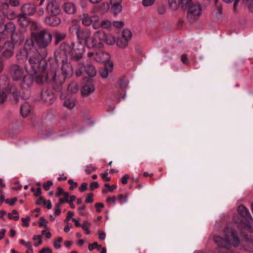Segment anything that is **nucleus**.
I'll return each instance as SVG.
<instances>
[{
	"mask_svg": "<svg viewBox=\"0 0 253 253\" xmlns=\"http://www.w3.org/2000/svg\"><path fill=\"white\" fill-rule=\"evenodd\" d=\"M223 233L224 238L213 236L214 242L217 246L215 253H228L232 246L237 247L241 244L238 233L233 228L227 227Z\"/></svg>",
	"mask_w": 253,
	"mask_h": 253,
	"instance_id": "f257e3e1",
	"label": "nucleus"
},
{
	"mask_svg": "<svg viewBox=\"0 0 253 253\" xmlns=\"http://www.w3.org/2000/svg\"><path fill=\"white\" fill-rule=\"evenodd\" d=\"M60 50L66 56H70L72 61H77L82 58L85 47L80 41L72 42L71 45L64 42L60 46Z\"/></svg>",
	"mask_w": 253,
	"mask_h": 253,
	"instance_id": "f03ea898",
	"label": "nucleus"
},
{
	"mask_svg": "<svg viewBox=\"0 0 253 253\" xmlns=\"http://www.w3.org/2000/svg\"><path fill=\"white\" fill-rule=\"evenodd\" d=\"M28 62L29 66L26 65L25 70L31 75L36 74L38 72H42L45 70V61L40 59L39 53L36 49L30 55Z\"/></svg>",
	"mask_w": 253,
	"mask_h": 253,
	"instance_id": "7ed1b4c3",
	"label": "nucleus"
},
{
	"mask_svg": "<svg viewBox=\"0 0 253 253\" xmlns=\"http://www.w3.org/2000/svg\"><path fill=\"white\" fill-rule=\"evenodd\" d=\"M33 40L35 42L39 48H46L51 43L52 39V34L47 30H43L31 34Z\"/></svg>",
	"mask_w": 253,
	"mask_h": 253,
	"instance_id": "20e7f679",
	"label": "nucleus"
},
{
	"mask_svg": "<svg viewBox=\"0 0 253 253\" xmlns=\"http://www.w3.org/2000/svg\"><path fill=\"white\" fill-rule=\"evenodd\" d=\"M105 39L106 34L103 31H96L90 38L89 42H87V46L94 49L101 48L104 46Z\"/></svg>",
	"mask_w": 253,
	"mask_h": 253,
	"instance_id": "39448f33",
	"label": "nucleus"
},
{
	"mask_svg": "<svg viewBox=\"0 0 253 253\" xmlns=\"http://www.w3.org/2000/svg\"><path fill=\"white\" fill-rule=\"evenodd\" d=\"M36 49L34 48V42L33 39H27L22 49H20L16 54V57L18 60H24L29 58Z\"/></svg>",
	"mask_w": 253,
	"mask_h": 253,
	"instance_id": "423d86ee",
	"label": "nucleus"
},
{
	"mask_svg": "<svg viewBox=\"0 0 253 253\" xmlns=\"http://www.w3.org/2000/svg\"><path fill=\"white\" fill-rule=\"evenodd\" d=\"M239 213L244 218L246 224V227L250 229L251 233L253 232V219L249 211L246 207L243 205H240L238 209Z\"/></svg>",
	"mask_w": 253,
	"mask_h": 253,
	"instance_id": "0eeeda50",
	"label": "nucleus"
},
{
	"mask_svg": "<svg viewBox=\"0 0 253 253\" xmlns=\"http://www.w3.org/2000/svg\"><path fill=\"white\" fill-rule=\"evenodd\" d=\"M202 13V8L199 3L191 4L188 7L187 13V17L190 22H193L198 19Z\"/></svg>",
	"mask_w": 253,
	"mask_h": 253,
	"instance_id": "6e6552de",
	"label": "nucleus"
},
{
	"mask_svg": "<svg viewBox=\"0 0 253 253\" xmlns=\"http://www.w3.org/2000/svg\"><path fill=\"white\" fill-rule=\"evenodd\" d=\"M3 51L0 55V58L2 60L8 59L14 54V45L12 42L6 41L3 45Z\"/></svg>",
	"mask_w": 253,
	"mask_h": 253,
	"instance_id": "1a4fd4ad",
	"label": "nucleus"
},
{
	"mask_svg": "<svg viewBox=\"0 0 253 253\" xmlns=\"http://www.w3.org/2000/svg\"><path fill=\"white\" fill-rule=\"evenodd\" d=\"M41 96L42 100L48 104H52L55 100V95L52 90L47 87L42 89Z\"/></svg>",
	"mask_w": 253,
	"mask_h": 253,
	"instance_id": "9d476101",
	"label": "nucleus"
},
{
	"mask_svg": "<svg viewBox=\"0 0 253 253\" xmlns=\"http://www.w3.org/2000/svg\"><path fill=\"white\" fill-rule=\"evenodd\" d=\"M9 73L13 80L18 81L23 77L24 70L20 66L13 64L10 66Z\"/></svg>",
	"mask_w": 253,
	"mask_h": 253,
	"instance_id": "9b49d317",
	"label": "nucleus"
},
{
	"mask_svg": "<svg viewBox=\"0 0 253 253\" xmlns=\"http://www.w3.org/2000/svg\"><path fill=\"white\" fill-rule=\"evenodd\" d=\"M46 10L49 15H58L61 10L56 0H47Z\"/></svg>",
	"mask_w": 253,
	"mask_h": 253,
	"instance_id": "f8f14e48",
	"label": "nucleus"
},
{
	"mask_svg": "<svg viewBox=\"0 0 253 253\" xmlns=\"http://www.w3.org/2000/svg\"><path fill=\"white\" fill-rule=\"evenodd\" d=\"M15 30V25L12 22H8L4 25L2 23L0 24V34L5 37H11Z\"/></svg>",
	"mask_w": 253,
	"mask_h": 253,
	"instance_id": "ddd939ff",
	"label": "nucleus"
},
{
	"mask_svg": "<svg viewBox=\"0 0 253 253\" xmlns=\"http://www.w3.org/2000/svg\"><path fill=\"white\" fill-rule=\"evenodd\" d=\"M62 74L64 78L62 79L63 81L66 78L71 77L73 74V70L71 64L67 62L63 61V64L61 67Z\"/></svg>",
	"mask_w": 253,
	"mask_h": 253,
	"instance_id": "4468645a",
	"label": "nucleus"
},
{
	"mask_svg": "<svg viewBox=\"0 0 253 253\" xmlns=\"http://www.w3.org/2000/svg\"><path fill=\"white\" fill-rule=\"evenodd\" d=\"M45 76L47 80H49V81L52 83H55L58 85H61L63 83V80L59 79V77H57L55 72L53 70H51L45 73Z\"/></svg>",
	"mask_w": 253,
	"mask_h": 253,
	"instance_id": "2eb2a0df",
	"label": "nucleus"
},
{
	"mask_svg": "<svg viewBox=\"0 0 253 253\" xmlns=\"http://www.w3.org/2000/svg\"><path fill=\"white\" fill-rule=\"evenodd\" d=\"M21 11L26 15H33L35 13L36 8L34 4L29 3L22 5L21 7Z\"/></svg>",
	"mask_w": 253,
	"mask_h": 253,
	"instance_id": "dca6fc26",
	"label": "nucleus"
},
{
	"mask_svg": "<svg viewBox=\"0 0 253 253\" xmlns=\"http://www.w3.org/2000/svg\"><path fill=\"white\" fill-rule=\"evenodd\" d=\"M58 15H50L45 17L44 21L46 24L50 26H57L61 23L60 18L57 16Z\"/></svg>",
	"mask_w": 253,
	"mask_h": 253,
	"instance_id": "f3484780",
	"label": "nucleus"
},
{
	"mask_svg": "<svg viewBox=\"0 0 253 253\" xmlns=\"http://www.w3.org/2000/svg\"><path fill=\"white\" fill-rule=\"evenodd\" d=\"M90 31L87 29H84L80 30L77 37L78 40L84 41L85 44L87 45V42H89L90 40Z\"/></svg>",
	"mask_w": 253,
	"mask_h": 253,
	"instance_id": "a211bd4d",
	"label": "nucleus"
},
{
	"mask_svg": "<svg viewBox=\"0 0 253 253\" xmlns=\"http://www.w3.org/2000/svg\"><path fill=\"white\" fill-rule=\"evenodd\" d=\"M27 15L21 12L17 16L18 24L23 27H28L30 23V19Z\"/></svg>",
	"mask_w": 253,
	"mask_h": 253,
	"instance_id": "6ab92c4d",
	"label": "nucleus"
},
{
	"mask_svg": "<svg viewBox=\"0 0 253 253\" xmlns=\"http://www.w3.org/2000/svg\"><path fill=\"white\" fill-rule=\"evenodd\" d=\"M11 38L12 41L20 43L23 42L25 39L24 32L19 30L15 31L13 35H12Z\"/></svg>",
	"mask_w": 253,
	"mask_h": 253,
	"instance_id": "aec40b11",
	"label": "nucleus"
},
{
	"mask_svg": "<svg viewBox=\"0 0 253 253\" xmlns=\"http://www.w3.org/2000/svg\"><path fill=\"white\" fill-rule=\"evenodd\" d=\"M82 23L85 26H89L93 22L98 21L97 16L90 17L87 14H83L82 16Z\"/></svg>",
	"mask_w": 253,
	"mask_h": 253,
	"instance_id": "412c9836",
	"label": "nucleus"
},
{
	"mask_svg": "<svg viewBox=\"0 0 253 253\" xmlns=\"http://www.w3.org/2000/svg\"><path fill=\"white\" fill-rule=\"evenodd\" d=\"M95 87L91 84H88L84 85L82 89V94L83 96H87L91 93L94 91Z\"/></svg>",
	"mask_w": 253,
	"mask_h": 253,
	"instance_id": "4be33fe9",
	"label": "nucleus"
},
{
	"mask_svg": "<svg viewBox=\"0 0 253 253\" xmlns=\"http://www.w3.org/2000/svg\"><path fill=\"white\" fill-rule=\"evenodd\" d=\"M64 11L69 14H74L76 10V8L74 3L72 2H67L63 6Z\"/></svg>",
	"mask_w": 253,
	"mask_h": 253,
	"instance_id": "5701e85b",
	"label": "nucleus"
},
{
	"mask_svg": "<svg viewBox=\"0 0 253 253\" xmlns=\"http://www.w3.org/2000/svg\"><path fill=\"white\" fill-rule=\"evenodd\" d=\"M85 68V71L87 74L90 77H94L96 74V70L95 68L91 65H88L84 67L83 65L80 66V69Z\"/></svg>",
	"mask_w": 253,
	"mask_h": 253,
	"instance_id": "b1692460",
	"label": "nucleus"
},
{
	"mask_svg": "<svg viewBox=\"0 0 253 253\" xmlns=\"http://www.w3.org/2000/svg\"><path fill=\"white\" fill-rule=\"evenodd\" d=\"M54 39L55 44H58L59 42L63 41L66 37V34L63 32H60L56 31L54 32Z\"/></svg>",
	"mask_w": 253,
	"mask_h": 253,
	"instance_id": "393cba45",
	"label": "nucleus"
},
{
	"mask_svg": "<svg viewBox=\"0 0 253 253\" xmlns=\"http://www.w3.org/2000/svg\"><path fill=\"white\" fill-rule=\"evenodd\" d=\"M31 110V107L30 105L28 103H25L24 104L21 105L20 108V112L21 115L23 117H26L29 114Z\"/></svg>",
	"mask_w": 253,
	"mask_h": 253,
	"instance_id": "a878e982",
	"label": "nucleus"
},
{
	"mask_svg": "<svg viewBox=\"0 0 253 253\" xmlns=\"http://www.w3.org/2000/svg\"><path fill=\"white\" fill-rule=\"evenodd\" d=\"M247 236V235L245 236L246 241L243 244V248L245 250L248 252H253V242L249 241Z\"/></svg>",
	"mask_w": 253,
	"mask_h": 253,
	"instance_id": "bb28decb",
	"label": "nucleus"
},
{
	"mask_svg": "<svg viewBox=\"0 0 253 253\" xmlns=\"http://www.w3.org/2000/svg\"><path fill=\"white\" fill-rule=\"evenodd\" d=\"M121 3L122 2H118L117 3H114V4H110L112 5L111 10L115 15L121 12L122 10Z\"/></svg>",
	"mask_w": 253,
	"mask_h": 253,
	"instance_id": "cd10ccee",
	"label": "nucleus"
},
{
	"mask_svg": "<svg viewBox=\"0 0 253 253\" xmlns=\"http://www.w3.org/2000/svg\"><path fill=\"white\" fill-rule=\"evenodd\" d=\"M9 90L16 101H18L20 92L17 87L13 84L10 85Z\"/></svg>",
	"mask_w": 253,
	"mask_h": 253,
	"instance_id": "c85d7f7f",
	"label": "nucleus"
},
{
	"mask_svg": "<svg viewBox=\"0 0 253 253\" xmlns=\"http://www.w3.org/2000/svg\"><path fill=\"white\" fill-rule=\"evenodd\" d=\"M76 199V197L75 195H72L69 197V194L68 192L64 193V199L60 198L59 201H60V203H64L65 202H74Z\"/></svg>",
	"mask_w": 253,
	"mask_h": 253,
	"instance_id": "c756f323",
	"label": "nucleus"
},
{
	"mask_svg": "<svg viewBox=\"0 0 253 253\" xmlns=\"http://www.w3.org/2000/svg\"><path fill=\"white\" fill-rule=\"evenodd\" d=\"M33 78L31 75H28L24 76L22 80L23 84L29 87L31 86L33 82Z\"/></svg>",
	"mask_w": 253,
	"mask_h": 253,
	"instance_id": "7c9ffc66",
	"label": "nucleus"
},
{
	"mask_svg": "<svg viewBox=\"0 0 253 253\" xmlns=\"http://www.w3.org/2000/svg\"><path fill=\"white\" fill-rule=\"evenodd\" d=\"M81 28L79 25L73 24L70 26L69 32L72 35L76 34L77 36Z\"/></svg>",
	"mask_w": 253,
	"mask_h": 253,
	"instance_id": "2f4dec72",
	"label": "nucleus"
},
{
	"mask_svg": "<svg viewBox=\"0 0 253 253\" xmlns=\"http://www.w3.org/2000/svg\"><path fill=\"white\" fill-rule=\"evenodd\" d=\"M116 43L120 48H125L128 46V42L126 40L119 38L116 40Z\"/></svg>",
	"mask_w": 253,
	"mask_h": 253,
	"instance_id": "473e14b6",
	"label": "nucleus"
},
{
	"mask_svg": "<svg viewBox=\"0 0 253 253\" xmlns=\"http://www.w3.org/2000/svg\"><path fill=\"white\" fill-rule=\"evenodd\" d=\"M42 72V74L38 75L35 78V82L39 84H42L45 81H46V79L45 76V72L44 71Z\"/></svg>",
	"mask_w": 253,
	"mask_h": 253,
	"instance_id": "72a5a7b5",
	"label": "nucleus"
},
{
	"mask_svg": "<svg viewBox=\"0 0 253 253\" xmlns=\"http://www.w3.org/2000/svg\"><path fill=\"white\" fill-rule=\"evenodd\" d=\"M132 37V33L128 29H125L123 30L122 33V38L125 40H126L128 42L130 40Z\"/></svg>",
	"mask_w": 253,
	"mask_h": 253,
	"instance_id": "f704fd0d",
	"label": "nucleus"
},
{
	"mask_svg": "<svg viewBox=\"0 0 253 253\" xmlns=\"http://www.w3.org/2000/svg\"><path fill=\"white\" fill-rule=\"evenodd\" d=\"M169 7L172 10H176L180 4L179 0H169Z\"/></svg>",
	"mask_w": 253,
	"mask_h": 253,
	"instance_id": "c9c22d12",
	"label": "nucleus"
},
{
	"mask_svg": "<svg viewBox=\"0 0 253 253\" xmlns=\"http://www.w3.org/2000/svg\"><path fill=\"white\" fill-rule=\"evenodd\" d=\"M63 104L68 109H72L75 105V100L73 98H68L64 101Z\"/></svg>",
	"mask_w": 253,
	"mask_h": 253,
	"instance_id": "e433bc0d",
	"label": "nucleus"
},
{
	"mask_svg": "<svg viewBox=\"0 0 253 253\" xmlns=\"http://www.w3.org/2000/svg\"><path fill=\"white\" fill-rule=\"evenodd\" d=\"M7 91L5 89H0V103H3L6 100L7 97Z\"/></svg>",
	"mask_w": 253,
	"mask_h": 253,
	"instance_id": "4c0bfd02",
	"label": "nucleus"
},
{
	"mask_svg": "<svg viewBox=\"0 0 253 253\" xmlns=\"http://www.w3.org/2000/svg\"><path fill=\"white\" fill-rule=\"evenodd\" d=\"M181 8L183 9L188 8L189 6H191V4H194L192 2L191 0H181L180 1Z\"/></svg>",
	"mask_w": 253,
	"mask_h": 253,
	"instance_id": "58836bf2",
	"label": "nucleus"
},
{
	"mask_svg": "<svg viewBox=\"0 0 253 253\" xmlns=\"http://www.w3.org/2000/svg\"><path fill=\"white\" fill-rule=\"evenodd\" d=\"M5 14L7 18L9 20L14 19L17 16L14 11L11 9H8Z\"/></svg>",
	"mask_w": 253,
	"mask_h": 253,
	"instance_id": "ea45409f",
	"label": "nucleus"
},
{
	"mask_svg": "<svg viewBox=\"0 0 253 253\" xmlns=\"http://www.w3.org/2000/svg\"><path fill=\"white\" fill-rule=\"evenodd\" d=\"M79 89L77 84L75 83H72L68 86V90L72 93H76Z\"/></svg>",
	"mask_w": 253,
	"mask_h": 253,
	"instance_id": "a19ab883",
	"label": "nucleus"
},
{
	"mask_svg": "<svg viewBox=\"0 0 253 253\" xmlns=\"http://www.w3.org/2000/svg\"><path fill=\"white\" fill-rule=\"evenodd\" d=\"M243 2L251 12H253V0H243Z\"/></svg>",
	"mask_w": 253,
	"mask_h": 253,
	"instance_id": "79ce46f5",
	"label": "nucleus"
},
{
	"mask_svg": "<svg viewBox=\"0 0 253 253\" xmlns=\"http://www.w3.org/2000/svg\"><path fill=\"white\" fill-rule=\"evenodd\" d=\"M105 42H106L108 45H113L115 43V40L113 37L111 36H107L106 34V39Z\"/></svg>",
	"mask_w": 253,
	"mask_h": 253,
	"instance_id": "37998d69",
	"label": "nucleus"
},
{
	"mask_svg": "<svg viewBox=\"0 0 253 253\" xmlns=\"http://www.w3.org/2000/svg\"><path fill=\"white\" fill-rule=\"evenodd\" d=\"M110 9V4L108 2H104L100 7V10L103 13L107 12Z\"/></svg>",
	"mask_w": 253,
	"mask_h": 253,
	"instance_id": "c03bdc74",
	"label": "nucleus"
},
{
	"mask_svg": "<svg viewBox=\"0 0 253 253\" xmlns=\"http://www.w3.org/2000/svg\"><path fill=\"white\" fill-rule=\"evenodd\" d=\"M157 10L159 14L163 15L166 12V6L164 4H161L158 5Z\"/></svg>",
	"mask_w": 253,
	"mask_h": 253,
	"instance_id": "a18cd8bd",
	"label": "nucleus"
},
{
	"mask_svg": "<svg viewBox=\"0 0 253 253\" xmlns=\"http://www.w3.org/2000/svg\"><path fill=\"white\" fill-rule=\"evenodd\" d=\"M100 27L103 28H108L111 26V22L107 20H103L100 23Z\"/></svg>",
	"mask_w": 253,
	"mask_h": 253,
	"instance_id": "49530a36",
	"label": "nucleus"
},
{
	"mask_svg": "<svg viewBox=\"0 0 253 253\" xmlns=\"http://www.w3.org/2000/svg\"><path fill=\"white\" fill-rule=\"evenodd\" d=\"M119 85L122 88H126L128 85V81L124 78L121 79L119 81Z\"/></svg>",
	"mask_w": 253,
	"mask_h": 253,
	"instance_id": "de8ad7c7",
	"label": "nucleus"
},
{
	"mask_svg": "<svg viewBox=\"0 0 253 253\" xmlns=\"http://www.w3.org/2000/svg\"><path fill=\"white\" fill-rule=\"evenodd\" d=\"M63 203H60V201H59L58 203H56L55 205V212L54 214L55 215H59L61 213V210L60 209V206Z\"/></svg>",
	"mask_w": 253,
	"mask_h": 253,
	"instance_id": "09e8293b",
	"label": "nucleus"
},
{
	"mask_svg": "<svg viewBox=\"0 0 253 253\" xmlns=\"http://www.w3.org/2000/svg\"><path fill=\"white\" fill-rule=\"evenodd\" d=\"M94 248H96L98 250H99L101 248V246L98 245L97 242L89 244L88 250L90 251L93 250Z\"/></svg>",
	"mask_w": 253,
	"mask_h": 253,
	"instance_id": "8fccbe9b",
	"label": "nucleus"
},
{
	"mask_svg": "<svg viewBox=\"0 0 253 253\" xmlns=\"http://www.w3.org/2000/svg\"><path fill=\"white\" fill-rule=\"evenodd\" d=\"M33 239L35 241H38L37 243L34 244L35 247H37L42 243V240L40 235H34L33 237Z\"/></svg>",
	"mask_w": 253,
	"mask_h": 253,
	"instance_id": "3c124183",
	"label": "nucleus"
},
{
	"mask_svg": "<svg viewBox=\"0 0 253 253\" xmlns=\"http://www.w3.org/2000/svg\"><path fill=\"white\" fill-rule=\"evenodd\" d=\"M127 195H123L120 194L118 196L117 199L120 201V204H122L127 201Z\"/></svg>",
	"mask_w": 253,
	"mask_h": 253,
	"instance_id": "603ef678",
	"label": "nucleus"
},
{
	"mask_svg": "<svg viewBox=\"0 0 253 253\" xmlns=\"http://www.w3.org/2000/svg\"><path fill=\"white\" fill-rule=\"evenodd\" d=\"M90 223L88 222L85 221L82 226L83 229L86 232V234H89L90 233V230L88 227Z\"/></svg>",
	"mask_w": 253,
	"mask_h": 253,
	"instance_id": "864d4df0",
	"label": "nucleus"
},
{
	"mask_svg": "<svg viewBox=\"0 0 253 253\" xmlns=\"http://www.w3.org/2000/svg\"><path fill=\"white\" fill-rule=\"evenodd\" d=\"M53 182L51 180H48L46 182L43 184V188L45 191L49 190L50 187L52 185Z\"/></svg>",
	"mask_w": 253,
	"mask_h": 253,
	"instance_id": "5fc2aeb1",
	"label": "nucleus"
},
{
	"mask_svg": "<svg viewBox=\"0 0 253 253\" xmlns=\"http://www.w3.org/2000/svg\"><path fill=\"white\" fill-rule=\"evenodd\" d=\"M68 183L71 185L69 187L70 190H73L78 186V183L74 182L72 179H69L68 180Z\"/></svg>",
	"mask_w": 253,
	"mask_h": 253,
	"instance_id": "6e6d98bb",
	"label": "nucleus"
},
{
	"mask_svg": "<svg viewBox=\"0 0 253 253\" xmlns=\"http://www.w3.org/2000/svg\"><path fill=\"white\" fill-rule=\"evenodd\" d=\"M40 222H39V226L42 227L43 226L45 227H47V223L48 222L47 220L45 219L43 217H41L40 218Z\"/></svg>",
	"mask_w": 253,
	"mask_h": 253,
	"instance_id": "4d7b16f0",
	"label": "nucleus"
},
{
	"mask_svg": "<svg viewBox=\"0 0 253 253\" xmlns=\"http://www.w3.org/2000/svg\"><path fill=\"white\" fill-rule=\"evenodd\" d=\"M9 4L13 7H17L20 4V1L18 0H9Z\"/></svg>",
	"mask_w": 253,
	"mask_h": 253,
	"instance_id": "13d9d810",
	"label": "nucleus"
},
{
	"mask_svg": "<svg viewBox=\"0 0 253 253\" xmlns=\"http://www.w3.org/2000/svg\"><path fill=\"white\" fill-rule=\"evenodd\" d=\"M117 200V197L116 196L112 197H108L106 198V202L108 204L112 203L113 204H115L116 201Z\"/></svg>",
	"mask_w": 253,
	"mask_h": 253,
	"instance_id": "bf43d9fd",
	"label": "nucleus"
},
{
	"mask_svg": "<svg viewBox=\"0 0 253 253\" xmlns=\"http://www.w3.org/2000/svg\"><path fill=\"white\" fill-rule=\"evenodd\" d=\"M155 0H143L142 4L144 6H149L153 4Z\"/></svg>",
	"mask_w": 253,
	"mask_h": 253,
	"instance_id": "052dcab7",
	"label": "nucleus"
},
{
	"mask_svg": "<svg viewBox=\"0 0 253 253\" xmlns=\"http://www.w3.org/2000/svg\"><path fill=\"white\" fill-rule=\"evenodd\" d=\"M100 76L103 78H106L108 76V72L106 69H102L99 71Z\"/></svg>",
	"mask_w": 253,
	"mask_h": 253,
	"instance_id": "680f3d73",
	"label": "nucleus"
},
{
	"mask_svg": "<svg viewBox=\"0 0 253 253\" xmlns=\"http://www.w3.org/2000/svg\"><path fill=\"white\" fill-rule=\"evenodd\" d=\"M20 244L24 245L27 248H30L32 247V244L30 242H25L24 240L21 239L19 240Z\"/></svg>",
	"mask_w": 253,
	"mask_h": 253,
	"instance_id": "e2e57ef3",
	"label": "nucleus"
},
{
	"mask_svg": "<svg viewBox=\"0 0 253 253\" xmlns=\"http://www.w3.org/2000/svg\"><path fill=\"white\" fill-rule=\"evenodd\" d=\"M96 170V168L92 167V165H89L86 167V169H85V172L87 174H90L92 172L95 171Z\"/></svg>",
	"mask_w": 253,
	"mask_h": 253,
	"instance_id": "0e129e2a",
	"label": "nucleus"
},
{
	"mask_svg": "<svg viewBox=\"0 0 253 253\" xmlns=\"http://www.w3.org/2000/svg\"><path fill=\"white\" fill-rule=\"evenodd\" d=\"M93 194L92 193H90L87 196L85 199V203H92L93 202Z\"/></svg>",
	"mask_w": 253,
	"mask_h": 253,
	"instance_id": "69168bd1",
	"label": "nucleus"
},
{
	"mask_svg": "<svg viewBox=\"0 0 253 253\" xmlns=\"http://www.w3.org/2000/svg\"><path fill=\"white\" fill-rule=\"evenodd\" d=\"M95 207L96 209V211L100 212L101 211V209L104 207V205L101 203H97L95 204Z\"/></svg>",
	"mask_w": 253,
	"mask_h": 253,
	"instance_id": "338daca9",
	"label": "nucleus"
},
{
	"mask_svg": "<svg viewBox=\"0 0 253 253\" xmlns=\"http://www.w3.org/2000/svg\"><path fill=\"white\" fill-rule=\"evenodd\" d=\"M21 220L23 222L22 225L23 226L28 227L29 226V224L28 223V222L30 220V217L29 216H27L26 218H22Z\"/></svg>",
	"mask_w": 253,
	"mask_h": 253,
	"instance_id": "774afa93",
	"label": "nucleus"
}]
</instances>
